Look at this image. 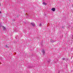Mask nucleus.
<instances>
[{
    "instance_id": "f257e3e1",
    "label": "nucleus",
    "mask_w": 73,
    "mask_h": 73,
    "mask_svg": "<svg viewBox=\"0 0 73 73\" xmlns=\"http://www.w3.org/2000/svg\"><path fill=\"white\" fill-rule=\"evenodd\" d=\"M31 24L33 26V27H35V24L33 22H32L31 23Z\"/></svg>"
},
{
    "instance_id": "f03ea898",
    "label": "nucleus",
    "mask_w": 73,
    "mask_h": 73,
    "mask_svg": "<svg viewBox=\"0 0 73 73\" xmlns=\"http://www.w3.org/2000/svg\"><path fill=\"white\" fill-rule=\"evenodd\" d=\"M42 53H43V54H44L45 52L44 50H42Z\"/></svg>"
},
{
    "instance_id": "7ed1b4c3",
    "label": "nucleus",
    "mask_w": 73,
    "mask_h": 73,
    "mask_svg": "<svg viewBox=\"0 0 73 73\" xmlns=\"http://www.w3.org/2000/svg\"><path fill=\"white\" fill-rule=\"evenodd\" d=\"M2 27L3 30H5V29H6L5 27L4 26H2Z\"/></svg>"
},
{
    "instance_id": "20e7f679",
    "label": "nucleus",
    "mask_w": 73,
    "mask_h": 73,
    "mask_svg": "<svg viewBox=\"0 0 73 73\" xmlns=\"http://www.w3.org/2000/svg\"><path fill=\"white\" fill-rule=\"evenodd\" d=\"M55 8H53L51 9V10L52 11H55Z\"/></svg>"
},
{
    "instance_id": "39448f33",
    "label": "nucleus",
    "mask_w": 73,
    "mask_h": 73,
    "mask_svg": "<svg viewBox=\"0 0 73 73\" xmlns=\"http://www.w3.org/2000/svg\"><path fill=\"white\" fill-rule=\"evenodd\" d=\"M43 4L44 5H46V4H47L45 2H43Z\"/></svg>"
},
{
    "instance_id": "423d86ee",
    "label": "nucleus",
    "mask_w": 73,
    "mask_h": 73,
    "mask_svg": "<svg viewBox=\"0 0 73 73\" xmlns=\"http://www.w3.org/2000/svg\"><path fill=\"white\" fill-rule=\"evenodd\" d=\"M65 26H63L62 27V28H63V29H64L65 28Z\"/></svg>"
},
{
    "instance_id": "0eeeda50",
    "label": "nucleus",
    "mask_w": 73,
    "mask_h": 73,
    "mask_svg": "<svg viewBox=\"0 0 73 73\" xmlns=\"http://www.w3.org/2000/svg\"><path fill=\"white\" fill-rule=\"evenodd\" d=\"M6 48H8V46H7V45L5 46Z\"/></svg>"
},
{
    "instance_id": "6e6552de",
    "label": "nucleus",
    "mask_w": 73,
    "mask_h": 73,
    "mask_svg": "<svg viewBox=\"0 0 73 73\" xmlns=\"http://www.w3.org/2000/svg\"><path fill=\"white\" fill-rule=\"evenodd\" d=\"M12 21H15V19H13L12 20Z\"/></svg>"
},
{
    "instance_id": "1a4fd4ad",
    "label": "nucleus",
    "mask_w": 73,
    "mask_h": 73,
    "mask_svg": "<svg viewBox=\"0 0 73 73\" xmlns=\"http://www.w3.org/2000/svg\"><path fill=\"white\" fill-rule=\"evenodd\" d=\"M0 13H1V11H0Z\"/></svg>"
},
{
    "instance_id": "9d476101",
    "label": "nucleus",
    "mask_w": 73,
    "mask_h": 73,
    "mask_svg": "<svg viewBox=\"0 0 73 73\" xmlns=\"http://www.w3.org/2000/svg\"><path fill=\"white\" fill-rule=\"evenodd\" d=\"M1 5V4H0V6Z\"/></svg>"
}]
</instances>
